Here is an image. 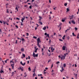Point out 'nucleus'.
Returning <instances> with one entry per match:
<instances>
[{
    "label": "nucleus",
    "instance_id": "obj_1",
    "mask_svg": "<svg viewBox=\"0 0 79 79\" xmlns=\"http://www.w3.org/2000/svg\"><path fill=\"white\" fill-rule=\"evenodd\" d=\"M37 40V45L39 48H40V45H39V43H41V41H40V38H38Z\"/></svg>",
    "mask_w": 79,
    "mask_h": 79
},
{
    "label": "nucleus",
    "instance_id": "obj_2",
    "mask_svg": "<svg viewBox=\"0 0 79 79\" xmlns=\"http://www.w3.org/2000/svg\"><path fill=\"white\" fill-rule=\"evenodd\" d=\"M38 54H35V52H34L33 54V57H37L38 56Z\"/></svg>",
    "mask_w": 79,
    "mask_h": 79
},
{
    "label": "nucleus",
    "instance_id": "obj_3",
    "mask_svg": "<svg viewBox=\"0 0 79 79\" xmlns=\"http://www.w3.org/2000/svg\"><path fill=\"white\" fill-rule=\"evenodd\" d=\"M65 57H66V56L65 55H62V57H61V60H64L65 59Z\"/></svg>",
    "mask_w": 79,
    "mask_h": 79
},
{
    "label": "nucleus",
    "instance_id": "obj_4",
    "mask_svg": "<svg viewBox=\"0 0 79 79\" xmlns=\"http://www.w3.org/2000/svg\"><path fill=\"white\" fill-rule=\"evenodd\" d=\"M18 8H19V6H18L17 5L15 7V10H16L17 11H18Z\"/></svg>",
    "mask_w": 79,
    "mask_h": 79
},
{
    "label": "nucleus",
    "instance_id": "obj_5",
    "mask_svg": "<svg viewBox=\"0 0 79 79\" xmlns=\"http://www.w3.org/2000/svg\"><path fill=\"white\" fill-rule=\"evenodd\" d=\"M20 64H22V66H24L26 64V62H24V64L23 63L22 61L20 62Z\"/></svg>",
    "mask_w": 79,
    "mask_h": 79
},
{
    "label": "nucleus",
    "instance_id": "obj_6",
    "mask_svg": "<svg viewBox=\"0 0 79 79\" xmlns=\"http://www.w3.org/2000/svg\"><path fill=\"white\" fill-rule=\"evenodd\" d=\"M71 23L72 24H76V22H75V21L74 20H72L71 21Z\"/></svg>",
    "mask_w": 79,
    "mask_h": 79
},
{
    "label": "nucleus",
    "instance_id": "obj_7",
    "mask_svg": "<svg viewBox=\"0 0 79 79\" xmlns=\"http://www.w3.org/2000/svg\"><path fill=\"white\" fill-rule=\"evenodd\" d=\"M23 17L24 18H23L22 19H21V21H22V23H23V21H24V19H25V18H26L24 16H23Z\"/></svg>",
    "mask_w": 79,
    "mask_h": 79
},
{
    "label": "nucleus",
    "instance_id": "obj_8",
    "mask_svg": "<svg viewBox=\"0 0 79 79\" xmlns=\"http://www.w3.org/2000/svg\"><path fill=\"white\" fill-rule=\"evenodd\" d=\"M23 67H22V68H21V67L19 68V69L21 70L22 71H24V69H23Z\"/></svg>",
    "mask_w": 79,
    "mask_h": 79
},
{
    "label": "nucleus",
    "instance_id": "obj_9",
    "mask_svg": "<svg viewBox=\"0 0 79 79\" xmlns=\"http://www.w3.org/2000/svg\"><path fill=\"white\" fill-rule=\"evenodd\" d=\"M21 52H23L24 51V49L23 48H22L21 49Z\"/></svg>",
    "mask_w": 79,
    "mask_h": 79
},
{
    "label": "nucleus",
    "instance_id": "obj_10",
    "mask_svg": "<svg viewBox=\"0 0 79 79\" xmlns=\"http://www.w3.org/2000/svg\"><path fill=\"white\" fill-rule=\"evenodd\" d=\"M21 39H22V41H23V43L24 41H25V40H24V39L22 37L21 38Z\"/></svg>",
    "mask_w": 79,
    "mask_h": 79
},
{
    "label": "nucleus",
    "instance_id": "obj_11",
    "mask_svg": "<svg viewBox=\"0 0 79 79\" xmlns=\"http://www.w3.org/2000/svg\"><path fill=\"white\" fill-rule=\"evenodd\" d=\"M11 66H12V69H14V64H11Z\"/></svg>",
    "mask_w": 79,
    "mask_h": 79
},
{
    "label": "nucleus",
    "instance_id": "obj_12",
    "mask_svg": "<svg viewBox=\"0 0 79 79\" xmlns=\"http://www.w3.org/2000/svg\"><path fill=\"white\" fill-rule=\"evenodd\" d=\"M73 15H72L71 16H69L70 19H72L73 18Z\"/></svg>",
    "mask_w": 79,
    "mask_h": 79
},
{
    "label": "nucleus",
    "instance_id": "obj_13",
    "mask_svg": "<svg viewBox=\"0 0 79 79\" xmlns=\"http://www.w3.org/2000/svg\"><path fill=\"white\" fill-rule=\"evenodd\" d=\"M62 49L63 50H65V46H64L62 47Z\"/></svg>",
    "mask_w": 79,
    "mask_h": 79
},
{
    "label": "nucleus",
    "instance_id": "obj_14",
    "mask_svg": "<svg viewBox=\"0 0 79 79\" xmlns=\"http://www.w3.org/2000/svg\"><path fill=\"white\" fill-rule=\"evenodd\" d=\"M65 20H66V19H62V22H64V21H65Z\"/></svg>",
    "mask_w": 79,
    "mask_h": 79
},
{
    "label": "nucleus",
    "instance_id": "obj_15",
    "mask_svg": "<svg viewBox=\"0 0 79 79\" xmlns=\"http://www.w3.org/2000/svg\"><path fill=\"white\" fill-rule=\"evenodd\" d=\"M62 26V23H60L59 24V26H58V27H61Z\"/></svg>",
    "mask_w": 79,
    "mask_h": 79
},
{
    "label": "nucleus",
    "instance_id": "obj_16",
    "mask_svg": "<svg viewBox=\"0 0 79 79\" xmlns=\"http://www.w3.org/2000/svg\"><path fill=\"white\" fill-rule=\"evenodd\" d=\"M24 74H25V76H24V77H26V76H27V74H26V72H25L24 73Z\"/></svg>",
    "mask_w": 79,
    "mask_h": 79
},
{
    "label": "nucleus",
    "instance_id": "obj_17",
    "mask_svg": "<svg viewBox=\"0 0 79 79\" xmlns=\"http://www.w3.org/2000/svg\"><path fill=\"white\" fill-rule=\"evenodd\" d=\"M37 50H39V48H37L35 49V53H37Z\"/></svg>",
    "mask_w": 79,
    "mask_h": 79
},
{
    "label": "nucleus",
    "instance_id": "obj_18",
    "mask_svg": "<svg viewBox=\"0 0 79 79\" xmlns=\"http://www.w3.org/2000/svg\"><path fill=\"white\" fill-rule=\"evenodd\" d=\"M69 11V8H67V11H66V12H68Z\"/></svg>",
    "mask_w": 79,
    "mask_h": 79
},
{
    "label": "nucleus",
    "instance_id": "obj_19",
    "mask_svg": "<svg viewBox=\"0 0 79 79\" xmlns=\"http://www.w3.org/2000/svg\"><path fill=\"white\" fill-rule=\"evenodd\" d=\"M1 73H4V72L3 70H2V69H1V71L0 72Z\"/></svg>",
    "mask_w": 79,
    "mask_h": 79
},
{
    "label": "nucleus",
    "instance_id": "obj_20",
    "mask_svg": "<svg viewBox=\"0 0 79 79\" xmlns=\"http://www.w3.org/2000/svg\"><path fill=\"white\" fill-rule=\"evenodd\" d=\"M67 5H68V3H66L64 4V6H67Z\"/></svg>",
    "mask_w": 79,
    "mask_h": 79
},
{
    "label": "nucleus",
    "instance_id": "obj_21",
    "mask_svg": "<svg viewBox=\"0 0 79 79\" xmlns=\"http://www.w3.org/2000/svg\"><path fill=\"white\" fill-rule=\"evenodd\" d=\"M43 30H46V27H44V28H43Z\"/></svg>",
    "mask_w": 79,
    "mask_h": 79
},
{
    "label": "nucleus",
    "instance_id": "obj_22",
    "mask_svg": "<svg viewBox=\"0 0 79 79\" xmlns=\"http://www.w3.org/2000/svg\"><path fill=\"white\" fill-rule=\"evenodd\" d=\"M33 39H37V37L34 36L33 37Z\"/></svg>",
    "mask_w": 79,
    "mask_h": 79
},
{
    "label": "nucleus",
    "instance_id": "obj_23",
    "mask_svg": "<svg viewBox=\"0 0 79 79\" xmlns=\"http://www.w3.org/2000/svg\"><path fill=\"white\" fill-rule=\"evenodd\" d=\"M8 60H9V59H7V60H5V62L6 63H7V61H8Z\"/></svg>",
    "mask_w": 79,
    "mask_h": 79
},
{
    "label": "nucleus",
    "instance_id": "obj_24",
    "mask_svg": "<svg viewBox=\"0 0 79 79\" xmlns=\"http://www.w3.org/2000/svg\"><path fill=\"white\" fill-rule=\"evenodd\" d=\"M39 23H40L41 25H42V24H43V23H42V22H40V21H39Z\"/></svg>",
    "mask_w": 79,
    "mask_h": 79
},
{
    "label": "nucleus",
    "instance_id": "obj_25",
    "mask_svg": "<svg viewBox=\"0 0 79 79\" xmlns=\"http://www.w3.org/2000/svg\"><path fill=\"white\" fill-rule=\"evenodd\" d=\"M22 55H23V56L24 58H25V54H22Z\"/></svg>",
    "mask_w": 79,
    "mask_h": 79
},
{
    "label": "nucleus",
    "instance_id": "obj_26",
    "mask_svg": "<svg viewBox=\"0 0 79 79\" xmlns=\"http://www.w3.org/2000/svg\"><path fill=\"white\" fill-rule=\"evenodd\" d=\"M72 34H73V36H76V35H75L74 34V32H73V33H72Z\"/></svg>",
    "mask_w": 79,
    "mask_h": 79
},
{
    "label": "nucleus",
    "instance_id": "obj_27",
    "mask_svg": "<svg viewBox=\"0 0 79 79\" xmlns=\"http://www.w3.org/2000/svg\"><path fill=\"white\" fill-rule=\"evenodd\" d=\"M68 53H66L64 54V55L65 56H66V55H68Z\"/></svg>",
    "mask_w": 79,
    "mask_h": 79
},
{
    "label": "nucleus",
    "instance_id": "obj_28",
    "mask_svg": "<svg viewBox=\"0 0 79 79\" xmlns=\"http://www.w3.org/2000/svg\"><path fill=\"white\" fill-rule=\"evenodd\" d=\"M74 29L75 30H76V31H77V28L76 27H75V28H74Z\"/></svg>",
    "mask_w": 79,
    "mask_h": 79
},
{
    "label": "nucleus",
    "instance_id": "obj_29",
    "mask_svg": "<svg viewBox=\"0 0 79 79\" xmlns=\"http://www.w3.org/2000/svg\"><path fill=\"white\" fill-rule=\"evenodd\" d=\"M29 71H31V67H29L28 68Z\"/></svg>",
    "mask_w": 79,
    "mask_h": 79
},
{
    "label": "nucleus",
    "instance_id": "obj_30",
    "mask_svg": "<svg viewBox=\"0 0 79 79\" xmlns=\"http://www.w3.org/2000/svg\"><path fill=\"white\" fill-rule=\"evenodd\" d=\"M33 73H35V69H34V71H33Z\"/></svg>",
    "mask_w": 79,
    "mask_h": 79
},
{
    "label": "nucleus",
    "instance_id": "obj_31",
    "mask_svg": "<svg viewBox=\"0 0 79 79\" xmlns=\"http://www.w3.org/2000/svg\"><path fill=\"white\" fill-rule=\"evenodd\" d=\"M3 23L4 24H6L7 23H6V22H5V21L3 22Z\"/></svg>",
    "mask_w": 79,
    "mask_h": 79
},
{
    "label": "nucleus",
    "instance_id": "obj_32",
    "mask_svg": "<svg viewBox=\"0 0 79 79\" xmlns=\"http://www.w3.org/2000/svg\"><path fill=\"white\" fill-rule=\"evenodd\" d=\"M63 66H64V68L66 67V64H64Z\"/></svg>",
    "mask_w": 79,
    "mask_h": 79
},
{
    "label": "nucleus",
    "instance_id": "obj_33",
    "mask_svg": "<svg viewBox=\"0 0 79 79\" xmlns=\"http://www.w3.org/2000/svg\"><path fill=\"white\" fill-rule=\"evenodd\" d=\"M13 63V64H14V62L12 61V60L10 61V63Z\"/></svg>",
    "mask_w": 79,
    "mask_h": 79
},
{
    "label": "nucleus",
    "instance_id": "obj_34",
    "mask_svg": "<svg viewBox=\"0 0 79 79\" xmlns=\"http://www.w3.org/2000/svg\"><path fill=\"white\" fill-rule=\"evenodd\" d=\"M23 22H21V26H23Z\"/></svg>",
    "mask_w": 79,
    "mask_h": 79
},
{
    "label": "nucleus",
    "instance_id": "obj_35",
    "mask_svg": "<svg viewBox=\"0 0 79 79\" xmlns=\"http://www.w3.org/2000/svg\"><path fill=\"white\" fill-rule=\"evenodd\" d=\"M59 40H60V41H61V42H63V40H62L60 39H59Z\"/></svg>",
    "mask_w": 79,
    "mask_h": 79
},
{
    "label": "nucleus",
    "instance_id": "obj_36",
    "mask_svg": "<svg viewBox=\"0 0 79 79\" xmlns=\"http://www.w3.org/2000/svg\"><path fill=\"white\" fill-rule=\"evenodd\" d=\"M29 8H30V9H32V6H30Z\"/></svg>",
    "mask_w": 79,
    "mask_h": 79
},
{
    "label": "nucleus",
    "instance_id": "obj_37",
    "mask_svg": "<svg viewBox=\"0 0 79 79\" xmlns=\"http://www.w3.org/2000/svg\"><path fill=\"white\" fill-rule=\"evenodd\" d=\"M69 29H67V30H66L65 32H67L68 31H69Z\"/></svg>",
    "mask_w": 79,
    "mask_h": 79
},
{
    "label": "nucleus",
    "instance_id": "obj_38",
    "mask_svg": "<svg viewBox=\"0 0 79 79\" xmlns=\"http://www.w3.org/2000/svg\"><path fill=\"white\" fill-rule=\"evenodd\" d=\"M46 35H47V37H50V36H49V34H47Z\"/></svg>",
    "mask_w": 79,
    "mask_h": 79
},
{
    "label": "nucleus",
    "instance_id": "obj_39",
    "mask_svg": "<svg viewBox=\"0 0 79 79\" xmlns=\"http://www.w3.org/2000/svg\"><path fill=\"white\" fill-rule=\"evenodd\" d=\"M33 76H35V73H34L33 74Z\"/></svg>",
    "mask_w": 79,
    "mask_h": 79
},
{
    "label": "nucleus",
    "instance_id": "obj_40",
    "mask_svg": "<svg viewBox=\"0 0 79 79\" xmlns=\"http://www.w3.org/2000/svg\"><path fill=\"white\" fill-rule=\"evenodd\" d=\"M49 44H50V43H51V40H49Z\"/></svg>",
    "mask_w": 79,
    "mask_h": 79
},
{
    "label": "nucleus",
    "instance_id": "obj_41",
    "mask_svg": "<svg viewBox=\"0 0 79 79\" xmlns=\"http://www.w3.org/2000/svg\"><path fill=\"white\" fill-rule=\"evenodd\" d=\"M44 35H47V33L46 32L45 33Z\"/></svg>",
    "mask_w": 79,
    "mask_h": 79
},
{
    "label": "nucleus",
    "instance_id": "obj_42",
    "mask_svg": "<svg viewBox=\"0 0 79 79\" xmlns=\"http://www.w3.org/2000/svg\"><path fill=\"white\" fill-rule=\"evenodd\" d=\"M37 27H35V30H37Z\"/></svg>",
    "mask_w": 79,
    "mask_h": 79
},
{
    "label": "nucleus",
    "instance_id": "obj_43",
    "mask_svg": "<svg viewBox=\"0 0 79 79\" xmlns=\"http://www.w3.org/2000/svg\"><path fill=\"white\" fill-rule=\"evenodd\" d=\"M53 64H52V65H51V69H52V68H53Z\"/></svg>",
    "mask_w": 79,
    "mask_h": 79
},
{
    "label": "nucleus",
    "instance_id": "obj_44",
    "mask_svg": "<svg viewBox=\"0 0 79 79\" xmlns=\"http://www.w3.org/2000/svg\"><path fill=\"white\" fill-rule=\"evenodd\" d=\"M16 19H17V20H19V19H19V18H16Z\"/></svg>",
    "mask_w": 79,
    "mask_h": 79
},
{
    "label": "nucleus",
    "instance_id": "obj_45",
    "mask_svg": "<svg viewBox=\"0 0 79 79\" xmlns=\"http://www.w3.org/2000/svg\"><path fill=\"white\" fill-rule=\"evenodd\" d=\"M39 19H42V17H41L40 16L39 17Z\"/></svg>",
    "mask_w": 79,
    "mask_h": 79
},
{
    "label": "nucleus",
    "instance_id": "obj_46",
    "mask_svg": "<svg viewBox=\"0 0 79 79\" xmlns=\"http://www.w3.org/2000/svg\"><path fill=\"white\" fill-rule=\"evenodd\" d=\"M26 34L27 35V36H28V35H29V33H26Z\"/></svg>",
    "mask_w": 79,
    "mask_h": 79
},
{
    "label": "nucleus",
    "instance_id": "obj_47",
    "mask_svg": "<svg viewBox=\"0 0 79 79\" xmlns=\"http://www.w3.org/2000/svg\"><path fill=\"white\" fill-rule=\"evenodd\" d=\"M6 10H7V11H6L7 13H9V11H8V10L7 9Z\"/></svg>",
    "mask_w": 79,
    "mask_h": 79
},
{
    "label": "nucleus",
    "instance_id": "obj_48",
    "mask_svg": "<svg viewBox=\"0 0 79 79\" xmlns=\"http://www.w3.org/2000/svg\"><path fill=\"white\" fill-rule=\"evenodd\" d=\"M12 74H15V73H14V72H13L11 73Z\"/></svg>",
    "mask_w": 79,
    "mask_h": 79
},
{
    "label": "nucleus",
    "instance_id": "obj_49",
    "mask_svg": "<svg viewBox=\"0 0 79 79\" xmlns=\"http://www.w3.org/2000/svg\"><path fill=\"white\" fill-rule=\"evenodd\" d=\"M15 63H16V61H17V60L16 59H15Z\"/></svg>",
    "mask_w": 79,
    "mask_h": 79
},
{
    "label": "nucleus",
    "instance_id": "obj_50",
    "mask_svg": "<svg viewBox=\"0 0 79 79\" xmlns=\"http://www.w3.org/2000/svg\"><path fill=\"white\" fill-rule=\"evenodd\" d=\"M77 39H79V34H78V35H77Z\"/></svg>",
    "mask_w": 79,
    "mask_h": 79
},
{
    "label": "nucleus",
    "instance_id": "obj_51",
    "mask_svg": "<svg viewBox=\"0 0 79 79\" xmlns=\"http://www.w3.org/2000/svg\"><path fill=\"white\" fill-rule=\"evenodd\" d=\"M15 27H16L17 28H18V26H17V25H15Z\"/></svg>",
    "mask_w": 79,
    "mask_h": 79
},
{
    "label": "nucleus",
    "instance_id": "obj_52",
    "mask_svg": "<svg viewBox=\"0 0 79 79\" xmlns=\"http://www.w3.org/2000/svg\"><path fill=\"white\" fill-rule=\"evenodd\" d=\"M58 57H59V58H61V56H60V55H59L58 56Z\"/></svg>",
    "mask_w": 79,
    "mask_h": 79
},
{
    "label": "nucleus",
    "instance_id": "obj_53",
    "mask_svg": "<svg viewBox=\"0 0 79 79\" xmlns=\"http://www.w3.org/2000/svg\"><path fill=\"white\" fill-rule=\"evenodd\" d=\"M49 19L50 20L52 19V17H50L49 18Z\"/></svg>",
    "mask_w": 79,
    "mask_h": 79
},
{
    "label": "nucleus",
    "instance_id": "obj_54",
    "mask_svg": "<svg viewBox=\"0 0 79 79\" xmlns=\"http://www.w3.org/2000/svg\"><path fill=\"white\" fill-rule=\"evenodd\" d=\"M49 3H51V0H49Z\"/></svg>",
    "mask_w": 79,
    "mask_h": 79
},
{
    "label": "nucleus",
    "instance_id": "obj_55",
    "mask_svg": "<svg viewBox=\"0 0 79 79\" xmlns=\"http://www.w3.org/2000/svg\"><path fill=\"white\" fill-rule=\"evenodd\" d=\"M50 61V60L48 61V63H49V62Z\"/></svg>",
    "mask_w": 79,
    "mask_h": 79
},
{
    "label": "nucleus",
    "instance_id": "obj_56",
    "mask_svg": "<svg viewBox=\"0 0 79 79\" xmlns=\"http://www.w3.org/2000/svg\"><path fill=\"white\" fill-rule=\"evenodd\" d=\"M42 52H44V48H42Z\"/></svg>",
    "mask_w": 79,
    "mask_h": 79
},
{
    "label": "nucleus",
    "instance_id": "obj_57",
    "mask_svg": "<svg viewBox=\"0 0 79 79\" xmlns=\"http://www.w3.org/2000/svg\"><path fill=\"white\" fill-rule=\"evenodd\" d=\"M36 25H37V27H39V24H38L36 23Z\"/></svg>",
    "mask_w": 79,
    "mask_h": 79
},
{
    "label": "nucleus",
    "instance_id": "obj_58",
    "mask_svg": "<svg viewBox=\"0 0 79 79\" xmlns=\"http://www.w3.org/2000/svg\"><path fill=\"white\" fill-rule=\"evenodd\" d=\"M0 23L1 24H2V21H0Z\"/></svg>",
    "mask_w": 79,
    "mask_h": 79
},
{
    "label": "nucleus",
    "instance_id": "obj_59",
    "mask_svg": "<svg viewBox=\"0 0 79 79\" xmlns=\"http://www.w3.org/2000/svg\"><path fill=\"white\" fill-rule=\"evenodd\" d=\"M15 42H15V43L16 44H17V40H16V41H15Z\"/></svg>",
    "mask_w": 79,
    "mask_h": 79
},
{
    "label": "nucleus",
    "instance_id": "obj_60",
    "mask_svg": "<svg viewBox=\"0 0 79 79\" xmlns=\"http://www.w3.org/2000/svg\"><path fill=\"white\" fill-rule=\"evenodd\" d=\"M24 6V7H26V6H27V5H25Z\"/></svg>",
    "mask_w": 79,
    "mask_h": 79
},
{
    "label": "nucleus",
    "instance_id": "obj_61",
    "mask_svg": "<svg viewBox=\"0 0 79 79\" xmlns=\"http://www.w3.org/2000/svg\"><path fill=\"white\" fill-rule=\"evenodd\" d=\"M9 69L10 70V71H11V68H9Z\"/></svg>",
    "mask_w": 79,
    "mask_h": 79
},
{
    "label": "nucleus",
    "instance_id": "obj_62",
    "mask_svg": "<svg viewBox=\"0 0 79 79\" xmlns=\"http://www.w3.org/2000/svg\"><path fill=\"white\" fill-rule=\"evenodd\" d=\"M62 70L63 71L64 70V69H63V67H62Z\"/></svg>",
    "mask_w": 79,
    "mask_h": 79
},
{
    "label": "nucleus",
    "instance_id": "obj_63",
    "mask_svg": "<svg viewBox=\"0 0 79 79\" xmlns=\"http://www.w3.org/2000/svg\"><path fill=\"white\" fill-rule=\"evenodd\" d=\"M58 63H60V62L58 61V62L56 63V64H58Z\"/></svg>",
    "mask_w": 79,
    "mask_h": 79
},
{
    "label": "nucleus",
    "instance_id": "obj_64",
    "mask_svg": "<svg viewBox=\"0 0 79 79\" xmlns=\"http://www.w3.org/2000/svg\"><path fill=\"white\" fill-rule=\"evenodd\" d=\"M28 59H29V60H30V56H28Z\"/></svg>",
    "mask_w": 79,
    "mask_h": 79
}]
</instances>
